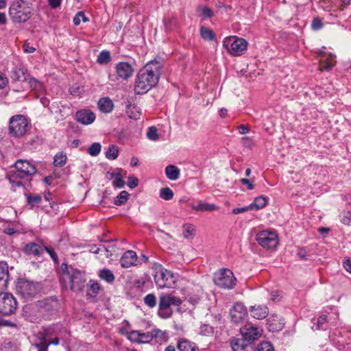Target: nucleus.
<instances>
[{"instance_id":"f257e3e1","label":"nucleus","mask_w":351,"mask_h":351,"mask_svg":"<svg viewBox=\"0 0 351 351\" xmlns=\"http://www.w3.org/2000/svg\"><path fill=\"white\" fill-rule=\"evenodd\" d=\"M162 66V60L155 59L149 61L139 71L134 86L136 94L146 93L158 84Z\"/></svg>"},{"instance_id":"f03ea898","label":"nucleus","mask_w":351,"mask_h":351,"mask_svg":"<svg viewBox=\"0 0 351 351\" xmlns=\"http://www.w3.org/2000/svg\"><path fill=\"white\" fill-rule=\"evenodd\" d=\"M61 271L64 277L69 280L72 291H82L86 282L85 274L83 271L73 267H69L66 263L61 265Z\"/></svg>"},{"instance_id":"7ed1b4c3","label":"nucleus","mask_w":351,"mask_h":351,"mask_svg":"<svg viewBox=\"0 0 351 351\" xmlns=\"http://www.w3.org/2000/svg\"><path fill=\"white\" fill-rule=\"evenodd\" d=\"M9 15L14 23H25L32 16V8L26 1L16 0L10 6Z\"/></svg>"},{"instance_id":"20e7f679","label":"nucleus","mask_w":351,"mask_h":351,"mask_svg":"<svg viewBox=\"0 0 351 351\" xmlns=\"http://www.w3.org/2000/svg\"><path fill=\"white\" fill-rule=\"evenodd\" d=\"M154 271V281L159 288H171L176 282V278L172 271L165 269L160 264L154 263L153 266Z\"/></svg>"},{"instance_id":"39448f33","label":"nucleus","mask_w":351,"mask_h":351,"mask_svg":"<svg viewBox=\"0 0 351 351\" xmlns=\"http://www.w3.org/2000/svg\"><path fill=\"white\" fill-rule=\"evenodd\" d=\"M182 304V300L171 294H163L160 295L158 304V315L162 318H168L171 316V312L169 308L171 306H179Z\"/></svg>"},{"instance_id":"423d86ee","label":"nucleus","mask_w":351,"mask_h":351,"mask_svg":"<svg viewBox=\"0 0 351 351\" xmlns=\"http://www.w3.org/2000/svg\"><path fill=\"white\" fill-rule=\"evenodd\" d=\"M27 122L24 116H13L9 122V133L14 137L23 136L27 131Z\"/></svg>"},{"instance_id":"0eeeda50","label":"nucleus","mask_w":351,"mask_h":351,"mask_svg":"<svg viewBox=\"0 0 351 351\" xmlns=\"http://www.w3.org/2000/svg\"><path fill=\"white\" fill-rule=\"evenodd\" d=\"M214 282L221 288L232 289L235 285L236 278L230 269H222L215 274Z\"/></svg>"},{"instance_id":"6e6552de","label":"nucleus","mask_w":351,"mask_h":351,"mask_svg":"<svg viewBox=\"0 0 351 351\" xmlns=\"http://www.w3.org/2000/svg\"><path fill=\"white\" fill-rule=\"evenodd\" d=\"M17 302L14 297L9 293H0V314L10 315L15 313Z\"/></svg>"},{"instance_id":"1a4fd4ad","label":"nucleus","mask_w":351,"mask_h":351,"mask_svg":"<svg viewBox=\"0 0 351 351\" xmlns=\"http://www.w3.org/2000/svg\"><path fill=\"white\" fill-rule=\"evenodd\" d=\"M50 344L57 346L59 344V338L55 334L53 328H49L44 330L42 334V338L39 343H35V347L38 351H47L48 346Z\"/></svg>"},{"instance_id":"9d476101","label":"nucleus","mask_w":351,"mask_h":351,"mask_svg":"<svg viewBox=\"0 0 351 351\" xmlns=\"http://www.w3.org/2000/svg\"><path fill=\"white\" fill-rule=\"evenodd\" d=\"M256 240L262 247L267 249L274 248L278 245V236L272 231L259 232L256 236Z\"/></svg>"},{"instance_id":"9b49d317","label":"nucleus","mask_w":351,"mask_h":351,"mask_svg":"<svg viewBox=\"0 0 351 351\" xmlns=\"http://www.w3.org/2000/svg\"><path fill=\"white\" fill-rule=\"evenodd\" d=\"M223 45L233 55H240L247 48V42L243 38H226Z\"/></svg>"},{"instance_id":"f8f14e48","label":"nucleus","mask_w":351,"mask_h":351,"mask_svg":"<svg viewBox=\"0 0 351 351\" xmlns=\"http://www.w3.org/2000/svg\"><path fill=\"white\" fill-rule=\"evenodd\" d=\"M11 171L25 178L35 174L36 168L26 160H18L15 162V169Z\"/></svg>"},{"instance_id":"ddd939ff","label":"nucleus","mask_w":351,"mask_h":351,"mask_svg":"<svg viewBox=\"0 0 351 351\" xmlns=\"http://www.w3.org/2000/svg\"><path fill=\"white\" fill-rule=\"evenodd\" d=\"M263 330L252 324H247L241 328V332L243 337L248 342L251 343L257 340L262 335Z\"/></svg>"},{"instance_id":"4468645a","label":"nucleus","mask_w":351,"mask_h":351,"mask_svg":"<svg viewBox=\"0 0 351 351\" xmlns=\"http://www.w3.org/2000/svg\"><path fill=\"white\" fill-rule=\"evenodd\" d=\"M230 315L233 322L241 323L247 316V311L241 302H237L230 311Z\"/></svg>"},{"instance_id":"2eb2a0df","label":"nucleus","mask_w":351,"mask_h":351,"mask_svg":"<svg viewBox=\"0 0 351 351\" xmlns=\"http://www.w3.org/2000/svg\"><path fill=\"white\" fill-rule=\"evenodd\" d=\"M18 291L23 295L32 297L37 291L36 285L27 280H21L17 285Z\"/></svg>"},{"instance_id":"dca6fc26","label":"nucleus","mask_w":351,"mask_h":351,"mask_svg":"<svg viewBox=\"0 0 351 351\" xmlns=\"http://www.w3.org/2000/svg\"><path fill=\"white\" fill-rule=\"evenodd\" d=\"M75 119L77 122L87 125L93 123L96 119L95 113L88 109H82L77 111Z\"/></svg>"},{"instance_id":"f3484780","label":"nucleus","mask_w":351,"mask_h":351,"mask_svg":"<svg viewBox=\"0 0 351 351\" xmlns=\"http://www.w3.org/2000/svg\"><path fill=\"white\" fill-rule=\"evenodd\" d=\"M137 261V256L132 250L126 251L121 258L120 263L121 267L128 268L135 264Z\"/></svg>"},{"instance_id":"a211bd4d","label":"nucleus","mask_w":351,"mask_h":351,"mask_svg":"<svg viewBox=\"0 0 351 351\" xmlns=\"http://www.w3.org/2000/svg\"><path fill=\"white\" fill-rule=\"evenodd\" d=\"M133 72L132 66L128 62H119L117 65V73L121 78L128 79L132 75Z\"/></svg>"},{"instance_id":"6ab92c4d","label":"nucleus","mask_w":351,"mask_h":351,"mask_svg":"<svg viewBox=\"0 0 351 351\" xmlns=\"http://www.w3.org/2000/svg\"><path fill=\"white\" fill-rule=\"evenodd\" d=\"M322 66L327 71L332 69L336 64L335 56L331 53L326 54L324 52L320 51Z\"/></svg>"},{"instance_id":"aec40b11","label":"nucleus","mask_w":351,"mask_h":351,"mask_svg":"<svg viewBox=\"0 0 351 351\" xmlns=\"http://www.w3.org/2000/svg\"><path fill=\"white\" fill-rule=\"evenodd\" d=\"M267 322L269 330L272 332L281 330L284 326L282 320L277 315H271Z\"/></svg>"},{"instance_id":"412c9836","label":"nucleus","mask_w":351,"mask_h":351,"mask_svg":"<svg viewBox=\"0 0 351 351\" xmlns=\"http://www.w3.org/2000/svg\"><path fill=\"white\" fill-rule=\"evenodd\" d=\"M252 316L256 319L265 318L269 313L268 308L266 306H252L250 308Z\"/></svg>"},{"instance_id":"4be33fe9","label":"nucleus","mask_w":351,"mask_h":351,"mask_svg":"<svg viewBox=\"0 0 351 351\" xmlns=\"http://www.w3.org/2000/svg\"><path fill=\"white\" fill-rule=\"evenodd\" d=\"M177 348L179 351H199V348L194 342L184 338L178 339Z\"/></svg>"},{"instance_id":"5701e85b","label":"nucleus","mask_w":351,"mask_h":351,"mask_svg":"<svg viewBox=\"0 0 351 351\" xmlns=\"http://www.w3.org/2000/svg\"><path fill=\"white\" fill-rule=\"evenodd\" d=\"M10 78L14 81H26L27 70L22 66H15L10 71Z\"/></svg>"},{"instance_id":"b1692460","label":"nucleus","mask_w":351,"mask_h":351,"mask_svg":"<svg viewBox=\"0 0 351 351\" xmlns=\"http://www.w3.org/2000/svg\"><path fill=\"white\" fill-rule=\"evenodd\" d=\"M23 251L27 255L39 256L43 252V247L36 243L32 242L25 245Z\"/></svg>"},{"instance_id":"393cba45","label":"nucleus","mask_w":351,"mask_h":351,"mask_svg":"<svg viewBox=\"0 0 351 351\" xmlns=\"http://www.w3.org/2000/svg\"><path fill=\"white\" fill-rule=\"evenodd\" d=\"M9 280L8 267L6 263L0 262V289L6 288Z\"/></svg>"},{"instance_id":"a878e982","label":"nucleus","mask_w":351,"mask_h":351,"mask_svg":"<svg viewBox=\"0 0 351 351\" xmlns=\"http://www.w3.org/2000/svg\"><path fill=\"white\" fill-rule=\"evenodd\" d=\"M98 108L100 111L104 113H109L113 110V103L111 99L108 97H104L99 100Z\"/></svg>"},{"instance_id":"bb28decb","label":"nucleus","mask_w":351,"mask_h":351,"mask_svg":"<svg viewBox=\"0 0 351 351\" xmlns=\"http://www.w3.org/2000/svg\"><path fill=\"white\" fill-rule=\"evenodd\" d=\"M192 208L197 211H213L218 208L214 204H209L204 202H199L197 204H193Z\"/></svg>"},{"instance_id":"cd10ccee","label":"nucleus","mask_w":351,"mask_h":351,"mask_svg":"<svg viewBox=\"0 0 351 351\" xmlns=\"http://www.w3.org/2000/svg\"><path fill=\"white\" fill-rule=\"evenodd\" d=\"M166 176L171 180H176L179 178L180 171L176 166L169 165L165 168Z\"/></svg>"},{"instance_id":"c85d7f7f","label":"nucleus","mask_w":351,"mask_h":351,"mask_svg":"<svg viewBox=\"0 0 351 351\" xmlns=\"http://www.w3.org/2000/svg\"><path fill=\"white\" fill-rule=\"evenodd\" d=\"M247 341L242 339H234L231 341V347L234 351H245L247 347Z\"/></svg>"},{"instance_id":"c756f323","label":"nucleus","mask_w":351,"mask_h":351,"mask_svg":"<svg viewBox=\"0 0 351 351\" xmlns=\"http://www.w3.org/2000/svg\"><path fill=\"white\" fill-rule=\"evenodd\" d=\"M268 200L269 199L267 197L261 195L256 197L254 202L250 205L252 206V210H253L254 208L257 210L261 209L267 205Z\"/></svg>"},{"instance_id":"7c9ffc66","label":"nucleus","mask_w":351,"mask_h":351,"mask_svg":"<svg viewBox=\"0 0 351 351\" xmlns=\"http://www.w3.org/2000/svg\"><path fill=\"white\" fill-rule=\"evenodd\" d=\"M43 308L45 311H56L58 308V301L56 298H49L46 299L43 302Z\"/></svg>"},{"instance_id":"2f4dec72","label":"nucleus","mask_w":351,"mask_h":351,"mask_svg":"<svg viewBox=\"0 0 351 351\" xmlns=\"http://www.w3.org/2000/svg\"><path fill=\"white\" fill-rule=\"evenodd\" d=\"M24 178H21V176H19L12 171H10L9 174L8 175V179L14 187L23 186L22 180Z\"/></svg>"},{"instance_id":"473e14b6","label":"nucleus","mask_w":351,"mask_h":351,"mask_svg":"<svg viewBox=\"0 0 351 351\" xmlns=\"http://www.w3.org/2000/svg\"><path fill=\"white\" fill-rule=\"evenodd\" d=\"M99 276L101 279L106 281L108 283H112L115 279L112 271L108 269H103L100 270Z\"/></svg>"},{"instance_id":"72a5a7b5","label":"nucleus","mask_w":351,"mask_h":351,"mask_svg":"<svg viewBox=\"0 0 351 351\" xmlns=\"http://www.w3.org/2000/svg\"><path fill=\"white\" fill-rule=\"evenodd\" d=\"M196 12L199 16H203L205 18H211L214 15L213 11L204 5H199Z\"/></svg>"},{"instance_id":"f704fd0d","label":"nucleus","mask_w":351,"mask_h":351,"mask_svg":"<svg viewBox=\"0 0 351 351\" xmlns=\"http://www.w3.org/2000/svg\"><path fill=\"white\" fill-rule=\"evenodd\" d=\"M111 60L110 53L108 51H101L97 56V61L99 64H106Z\"/></svg>"},{"instance_id":"c9c22d12","label":"nucleus","mask_w":351,"mask_h":351,"mask_svg":"<svg viewBox=\"0 0 351 351\" xmlns=\"http://www.w3.org/2000/svg\"><path fill=\"white\" fill-rule=\"evenodd\" d=\"M41 200L42 197L39 194H29L27 195V204L31 208H33L36 205L40 204Z\"/></svg>"},{"instance_id":"e433bc0d","label":"nucleus","mask_w":351,"mask_h":351,"mask_svg":"<svg viewBox=\"0 0 351 351\" xmlns=\"http://www.w3.org/2000/svg\"><path fill=\"white\" fill-rule=\"evenodd\" d=\"M66 156L62 152L56 154L53 158V164L56 167H62L66 164Z\"/></svg>"},{"instance_id":"4c0bfd02","label":"nucleus","mask_w":351,"mask_h":351,"mask_svg":"<svg viewBox=\"0 0 351 351\" xmlns=\"http://www.w3.org/2000/svg\"><path fill=\"white\" fill-rule=\"evenodd\" d=\"M200 34L202 38L206 40H213L215 37L214 32L211 29L205 27H202L200 28Z\"/></svg>"},{"instance_id":"58836bf2","label":"nucleus","mask_w":351,"mask_h":351,"mask_svg":"<svg viewBox=\"0 0 351 351\" xmlns=\"http://www.w3.org/2000/svg\"><path fill=\"white\" fill-rule=\"evenodd\" d=\"M119 148L114 145H112L109 147L106 152V157L110 160H114L118 157Z\"/></svg>"},{"instance_id":"ea45409f","label":"nucleus","mask_w":351,"mask_h":351,"mask_svg":"<svg viewBox=\"0 0 351 351\" xmlns=\"http://www.w3.org/2000/svg\"><path fill=\"white\" fill-rule=\"evenodd\" d=\"M173 192L169 187H163L160 190V197L164 200H170L173 197Z\"/></svg>"},{"instance_id":"a19ab883","label":"nucleus","mask_w":351,"mask_h":351,"mask_svg":"<svg viewBox=\"0 0 351 351\" xmlns=\"http://www.w3.org/2000/svg\"><path fill=\"white\" fill-rule=\"evenodd\" d=\"M116 171H117V173L114 177V180L112 182V185L114 187L123 188L125 186V182L122 178V176L121 174V169H116Z\"/></svg>"},{"instance_id":"79ce46f5","label":"nucleus","mask_w":351,"mask_h":351,"mask_svg":"<svg viewBox=\"0 0 351 351\" xmlns=\"http://www.w3.org/2000/svg\"><path fill=\"white\" fill-rule=\"evenodd\" d=\"M129 195L130 194L128 192L126 191H122L117 197V199L114 201V204L117 206H121L124 204L128 199Z\"/></svg>"},{"instance_id":"37998d69","label":"nucleus","mask_w":351,"mask_h":351,"mask_svg":"<svg viewBox=\"0 0 351 351\" xmlns=\"http://www.w3.org/2000/svg\"><path fill=\"white\" fill-rule=\"evenodd\" d=\"M101 146L99 143H93L88 149V153L92 156H97L101 152Z\"/></svg>"},{"instance_id":"c03bdc74","label":"nucleus","mask_w":351,"mask_h":351,"mask_svg":"<svg viewBox=\"0 0 351 351\" xmlns=\"http://www.w3.org/2000/svg\"><path fill=\"white\" fill-rule=\"evenodd\" d=\"M145 304L150 308H154L156 306V298L154 294H147L144 298Z\"/></svg>"},{"instance_id":"a18cd8bd","label":"nucleus","mask_w":351,"mask_h":351,"mask_svg":"<svg viewBox=\"0 0 351 351\" xmlns=\"http://www.w3.org/2000/svg\"><path fill=\"white\" fill-rule=\"evenodd\" d=\"M147 138L151 141H157L159 138V135L158 134V130L155 126H152L148 128V131L147 132Z\"/></svg>"},{"instance_id":"49530a36","label":"nucleus","mask_w":351,"mask_h":351,"mask_svg":"<svg viewBox=\"0 0 351 351\" xmlns=\"http://www.w3.org/2000/svg\"><path fill=\"white\" fill-rule=\"evenodd\" d=\"M255 351H274V348L271 343L263 341L258 345Z\"/></svg>"},{"instance_id":"de8ad7c7","label":"nucleus","mask_w":351,"mask_h":351,"mask_svg":"<svg viewBox=\"0 0 351 351\" xmlns=\"http://www.w3.org/2000/svg\"><path fill=\"white\" fill-rule=\"evenodd\" d=\"M183 236L184 238H189L194 234L195 228L191 224H184L183 226Z\"/></svg>"},{"instance_id":"09e8293b","label":"nucleus","mask_w":351,"mask_h":351,"mask_svg":"<svg viewBox=\"0 0 351 351\" xmlns=\"http://www.w3.org/2000/svg\"><path fill=\"white\" fill-rule=\"evenodd\" d=\"M81 21L86 22L88 21V18L85 16L82 11L78 12L73 18V23L75 25L80 24Z\"/></svg>"},{"instance_id":"8fccbe9b","label":"nucleus","mask_w":351,"mask_h":351,"mask_svg":"<svg viewBox=\"0 0 351 351\" xmlns=\"http://www.w3.org/2000/svg\"><path fill=\"white\" fill-rule=\"evenodd\" d=\"M141 332L138 330H132L128 334V338L132 342L139 343Z\"/></svg>"},{"instance_id":"3c124183","label":"nucleus","mask_w":351,"mask_h":351,"mask_svg":"<svg viewBox=\"0 0 351 351\" xmlns=\"http://www.w3.org/2000/svg\"><path fill=\"white\" fill-rule=\"evenodd\" d=\"M152 335L150 332H141L139 343H149L152 340Z\"/></svg>"},{"instance_id":"603ef678","label":"nucleus","mask_w":351,"mask_h":351,"mask_svg":"<svg viewBox=\"0 0 351 351\" xmlns=\"http://www.w3.org/2000/svg\"><path fill=\"white\" fill-rule=\"evenodd\" d=\"M341 221L346 225H351V213L343 212L340 215Z\"/></svg>"},{"instance_id":"864d4df0","label":"nucleus","mask_w":351,"mask_h":351,"mask_svg":"<svg viewBox=\"0 0 351 351\" xmlns=\"http://www.w3.org/2000/svg\"><path fill=\"white\" fill-rule=\"evenodd\" d=\"M327 317L324 315L319 316L317 319L316 330L324 329V325L326 324Z\"/></svg>"},{"instance_id":"5fc2aeb1","label":"nucleus","mask_w":351,"mask_h":351,"mask_svg":"<svg viewBox=\"0 0 351 351\" xmlns=\"http://www.w3.org/2000/svg\"><path fill=\"white\" fill-rule=\"evenodd\" d=\"M323 27V23L321 19L319 18H315L313 19L312 23H311V27L313 30H319Z\"/></svg>"},{"instance_id":"6e6d98bb","label":"nucleus","mask_w":351,"mask_h":351,"mask_svg":"<svg viewBox=\"0 0 351 351\" xmlns=\"http://www.w3.org/2000/svg\"><path fill=\"white\" fill-rule=\"evenodd\" d=\"M45 250V251L50 255L51 258L53 261L55 263H58V257L56 254V253L54 252L53 249L49 247H45L43 250Z\"/></svg>"},{"instance_id":"4d7b16f0","label":"nucleus","mask_w":351,"mask_h":351,"mask_svg":"<svg viewBox=\"0 0 351 351\" xmlns=\"http://www.w3.org/2000/svg\"><path fill=\"white\" fill-rule=\"evenodd\" d=\"M100 247L102 248L101 252H105L106 257L111 256L112 252H114V245L106 247L104 245H100Z\"/></svg>"},{"instance_id":"13d9d810","label":"nucleus","mask_w":351,"mask_h":351,"mask_svg":"<svg viewBox=\"0 0 351 351\" xmlns=\"http://www.w3.org/2000/svg\"><path fill=\"white\" fill-rule=\"evenodd\" d=\"M138 180L136 177L130 176L128 178V185L130 189H134L138 186Z\"/></svg>"},{"instance_id":"bf43d9fd","label":"nucleus","mask_w":351,"mask_h":351,"mask_svg":"<svg viewBox=\"0 0 351 351\" xmlns=\"http://www.w3.org/2000/svg\"><path fill=\"white\" fill-rule=\"evenodd\" d=\"M252 210V206L249 205L247 206H244L241 208H235L232 210V213L234 215H238L241 213H244L245 211Z\"/></svg>"},{"instance_id":"052dcab7","label":"nucleus","mask_w":351,"mask_h":351,"mask_svg":"<svg viewBox=\"0 0 351 351\" xmlns=\"http://www.w3.org/2000/svg\"><path fill=\"white\" fill-rule=\"evenodd\" d=\"M8 83V79L6 75L0 72V89L3 88Z\"/></svg>"},{"instance_id":"680f3d73","label":"nucleus","mask_w":351,"mask_h":351,"mask_svg":"<svg viewBox=\"0 0 351 351\" xmlns=\"http://www.w3.org/2000/svg\"><path fill=\"white\" fill-rule=\"evenodd\" d=\"M69 91L71 94L73 96H79L81 94V88L80 86L77 85H73L70 89Z\"/></svg>"},{"instance_id":"e2e57ef3","label":"nucleus","mask_w":351,"mask_h":351,"mask_svg":"<svg viewBox=\"0 0 351 351\" xmlns=\"http://www.w3.org/2000/svg\"><path fill=\"white\" fill-rule=\"evenodd\" d=\"M240 182L243 185H246L249 190H252L254 189V184L250 180L246 179V178H242V179H241Z\"/></svg>"},{"instance_id":"0e129e2a","label":"nucleus","mask_w":351,"mask_h":351,"mask_svg":"<svg viewBox=\"0 0 351 351\" xmlns=\"http://www.w3.org/2000/svg\"><path fill=\"white\" fill-rule=\"evenodd\" d=\"M238 130L241 134H243L249 132L250 128L247 125H240L238 127Z\"/></svg>"},{"instance_id":"69168bd1","label":"nucleus","mask_w":351,"mask_h":351,"mask_svg":"<svg viewBox=\"0 0 351 351\" xmlns=\"http://www.w3.org/2000/svg\"><path fill=\"white\" fill-rule=\"evenodd\" d=\"M90 289L93 291V293H97L100 289V285L98 282H93L90 285Z\"/></svg>"},{"instance_id":"338daca9","label":"nucleus","mask_w":351,"mask_h":351,"mask_svg":"<svg viewBox=\"0 0 351 351\" xmlns=\"http://www.w3.org/2000/svg\"><path fill=\"white\" fill-rule=\"evenodd\" d=\"M62 0H48L49 5L52 8H56L59 7L61 4Z\"/></svg>"},{"instance_id":"774afa93","label":"nucleus","mask_w":351,"mask_h":351,"mask_svg":"<svg viewBox=\"0 0 351 351\" xmlns=\"http://www.w3.org/2000/svg\"><path fill=\"white\" fill-rule=\"evenodd\" d=\"M151 335H152V339L157 338V337H162L163 333L159 329H154L152 330L151 332Z\"/></svg>"}]
</instances>
